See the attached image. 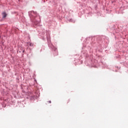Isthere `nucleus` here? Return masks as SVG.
Returning a JSON list of instances; mask_svg holds the SVG:
<instances>
[{
	"mask_svg": "<svg viewBox=\"0 0 128 128\" xmlns=\"http://www.w3.org/2000/svg\"><path fill=\"white\" fill-rule=\"evenodd\" d=\"M20 50H22L19 51L20 53V52L24 53V52L25 50H23L24 48L22 47H20Z\"/></svg>",
	"mask_w": 128,
	"mask_h": 128,
	"instance_id": "obj_1",
	"label": "nucleus"
},
{
	"mask_svg": "<svg viewBox=\"0 0 128 128\" xmlns=\"http://www.w3.org/2000/svg\"><path fill=\"white\" fill-rule=\"evenodd\" d=\"M30 46H31V44H30Z\"/></svg>",
	"mask_w": 128,
	"mask_h": 128,
	"instance_id": "obj_5",
	"label": "nucleus"
},
{
	"mask_svg": "<svg viewBox=\"0 0 128 128\" xmlns=\"http://www.w3.org/2000/svg\"><path fill=\"white\" fill-rule=\"evenodd\" d=\"M48 102H49V103H51L52 102L50 100V101H48Z\"/></svg>",
	"mask_w": 128,
	"mask_h": 128,
	"instance_id": "obj_4",
	"label": "nucleus"
},
{
	"mask_svg": "<svg viewBox=\"0 0 128 128\" xmlns=\"http://www.w3.org/2000/svg\"><path fill=\"white\" fill-rule=\"evenodd\" d=\"M31 14H36V12H34V11H32V12H31Z\"/></svg>",
	"mask_w": 128,
	"mask_h": 128,
	"instance_id": "obj_3",
	"label": "nucleus"
},
{
	"mask_svg": "<svg viewBox=\"0 0 128 128\" xmlns=\"http://www.w3.org/2000/svg\"><path fill=\"white\" fill-rule=\"evenodd\" d=\"M2 16H3V18H6V14L5 12H3V13H2Z\"/></svg>",
	"mask_w": 128,
	"mask_h": 128,
	"instance_id": "obj_2",
	"label": "nucleus"
}]
</instances>
